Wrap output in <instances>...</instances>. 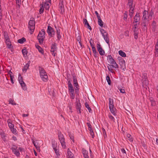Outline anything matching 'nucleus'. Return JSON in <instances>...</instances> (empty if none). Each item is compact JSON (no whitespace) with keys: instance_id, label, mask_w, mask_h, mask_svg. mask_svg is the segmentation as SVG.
Returning <instances> with one entry per match:
<instances>
[{"instance_id":"f257e3e1","label":"nucleus","mask_w":158,"mask_h":158,"mask_svg":"<svg viewBox=\"0 0 158 158\" xmlns=\"http://www.w3.org/2000/svg\"><path fill=\"white\" fill-rule=\"evenodd\" d=\"M153 13L152 11L148 12L144 10L143 13V20L144 21H148L152 19L153 17Z\"/></svg>"},{"instance_id":"f03ea898","label":"nucleus","mask_w":158,"mask_h":158,"mask_svg":"<svg viewBox=\"0 0 158 158\" xmlns=\"http://www.w3.org/2000/svg\"><path fill=\"white\" fill-rule=\"evenodd\" d=\"M39 70L40 77L42 80L44 81H47L48 79V76L45 70L40 67H39Z\"/></svg>"},{"instance_id":"7ed1b4c3","label":"nucleus","mask_w":158,"mask_h":158,"mask_svg":"<svg viewBox=\"0 0 158 158\" xmlns=\"http://www.w3.org/2000/svg\"><path fill=\"white\" fill-rule=\"evenodd\" d=\"M45 32L44 29H42L39 33L37 38L40 44L43 43L45 38Z\"/></svg>"},{"instance_id":"20e7f679","label":"nucleus","mask_w":158,"mask_h":158,"mask_svg":"<svg viewBox=\"0 0 158 158\" xmlns=\"http://www.w3.org/2000/svg\"><path fill=\"white\" fill-rule=\"evenodd\" d=\"M28 28H29L31 34H32L35 29V22L33 19H31L28 23Z\"/></svg>"},{"instance_id":"39448f33","label":"nucleus","mask_w":158,"mask_h":158,"mask_svg":"<svg viewBox=\"0 0 158 158\" xmlns=\"http://www.w3.org/2000/svg\"><path fill=\"white\" fill-rule=\"evenodd\" d=\"M58 138L63 148H66V145L64 142V139L62 134L60 132L58 133Z\"/></svg>"},{"instance_id":"423d86ee","label":"nucleus","mask_w":158,"mask_h":158,"mask_svg":"<svg viewBox=\"0 0 158 158\" xmlns=\"http://www.w3.org/2000/svg\"><path fill=\"white\" fill-rule=\"evenodd\" d=\"M107 60L108 63L112 64L111 65L113 67L118 68V65L112 58L111 55H109L107 57Z\"/></svg>"},{"instance_id":"0eeeda50","label":"nucleus","mask_w":158,"mask_h":158,"mask_svg":"<svg viewBox=\"0 0 158 158\" xmlns=\"http://www.w3.org/2000/svg\"><path fill=\"white\" fill-rule=\"evenodd\" d=\"M100 32L106 43L109 44V38L108 36L107 33L103 29H101Z\"/></svg>"},{"instance_id":"6e6552de","label":"nucleus","mask_w":158,"mask_h":158,"mask_svg":"<svg viewBox=\"0 0 158 158\" xmlns=\"http://www.w3.org/2000/svg\"><path fill=\"white\" fill-rule=\"evenodd\" d=\"M51 0H46L45 1L43 2L42 6L47 10H48L50 7Z\"/></svg>"},{"instance_id":"1a4fd4ad","label":"nucleus","mask_w":158,"mask_h":158,"mask_svg":"<svg viewBox=\"0 0 158 158\" xmlns=\"http://www.w3.org/2000/svg\"><path fill=\"white\" fill-rule=\"evenodd\" d=\"M48 34L51 37H52L55 35V31L54 29L50 26H48L47 31Z\"/></svg>"},{"instance_id":"9d476101","label":"nucleus","mask_w":158,"mask_h":158,"mask_svg":"<svg viewBox=\"0 0 158 158\" xmlns=\"http://www.w3.org/2000/svg\"><path fill=\"white\" fill-rule=\"evenodd\" d=\"M11 149L12 150L13 152L17 156H19L20 155V153L19 151L18 147L15 145H13L11 147Z\"/></svg>"},{"instance_id":"9b49d317","label":"nucleus","mask_w":158,"mask_h":158,"mask_svg":"<svg viewBox=\"0 0 158 158\" xmlns=\"http://www.w3.org/2000/svg\"><path fill=\"white\" fill-rule=\"evenodd\" d=\"M142 78V81L143 84L144 85H147L148 84V81L147 80V74L146 73H143Z\"/></svg>"},{"instance_id":"f8f14e48","label":"nucleus","mask_w":158,"mask_h":158,"mask_svg":"<svg viewBox=\"0 0 158 158\" xmlns=\"http://www.w3.org/2000/svg\"><path fill=\"white\" fill-rule=\"evenodd\" d=\"M6 43L7 45V47L12 51L13 49V46L11 43L10 39H9L6 40Z\"/></svg>"},{"instance_id":"ddd939ff","label":"nucleus","mask_w":158,"mask_h":158,"mask_svg":"<svg viewBox=\"0 0 158 158\" xmlns=\"http://www.w3.org/2000/svg\"><path fill=\"white\" fill-rule=\"evenodd\" d=\"M134 21L135 23H139L140 20V15L139 13H137L135 15L134 18Z\"/></svg>"},{"instance_id":"4468645a","label":"nucleus","mask_w":158,"mask_h":158,"mask_svg":"<svg viewBox=\"0 0 158 158\" xmlns=\"http://www.w3.org/2000/svg\"><path fill=\"white\" fill-rule=\"evenodd\" d=\"M68 89L69 92H74L73 87L72 86V84L70 81L68 82Z\"/></svg>"},{"instance_id":"2eb2a0df","label":"nucleus","mask_w":158,"mask_h":158,"mask_svg":"<svg viewBox=\"0 0 158 158\" xmlns=\"http://www.w3.org/2000/svg\"><path fill=\"white\" fill-rule=\"evenodd\" d=\"M109 107L111 108L114 106V101L111 98H109Z\"/></svg>"},{"instance_id":"dca6fc26","label":"nucleus","mask_w":158,"mask_h":158,"mask_svg":"<svg viewBox=\"0 0 158 158\" xmlns=\"http://www.w3.org/2000/svg\"><path fill=\"white\" fill-rule=\"evenodd\" d=\"M73 82L74 85L75 87H76V89H78V84L77 80V78L76 77L74 76L73 77Z\"/></svg>"},{"instance_id":"f3484780","label":"nucleus","mask_w":158,"mask_h":158,"mask_svg":"<svg viewBox=\"0 0 158 158\" xmlns=\"http://www.w3.org/2000/svg\"><path fill=\"white\" fill-rule=\"evenodd\" d=\"M67 156L69 158H73V155L69 148H68L67 150Z\"/></svg>"},{"instance_id":"a211bd4d","label":"nucleus","mask_w":158,"mask_h":158,"mask_svg":"<svg viewBox=\"0 0 158 158\" xmlns=\"http://www.w3.org/2000/svg\"><path fill=\"white\" fill-rule=\"evenodd\" d=\"M35 47L38 50L39 52L41 53L42 54H43L44 53V51L42 48L38 45L37 44H36L35 45Z\"/></svg>"},{"instance_id":"6ab92c4d","label":"nucleus","mask_w":158,"mask_h":158,"mask_svg":"<svg viewBox=\"0 0 158 158\" xmlns=\"http://www.w3.org/2000/svg\"><path fill=\"white\" fill-rule=\"evenodd\" d=\"M110 111L112 113V114L114 116L116 115V109L114 108V107H112L111 108H109Z\"/></svg>"},{"instance_id":"aec40b11","label":"nucleus","mask_w":158,"mask_h":158,"mask_svg":"<svg viewBox=\"0 0 158 158\" xmlns=\"http://www.w3.org/2000/svg\"><path fill=\"white\" fill-rule=\"evenodd\" d=\"M127 1L128 4L130 7H134L135 5L133 3V0H127Z\"/></svg>"},{"instance_id":"412c9836","label":"nucleus","mask_w":158,"mask_h":158,"mask_svg":"<svg viewBox=\"0 0 158 158\" xmlns=\"http://www.w3.org/2000/svg\"><path fill=\"white\" fill-rule=\"evenodd\" d=\"M32 143L34 146L35 148L38 149L39 148V145L38 142L37 141H34L33 140H32Z\"/></svg>"},{"instance_id":"4be33fe9","label":"nucleus","mask_w":158,"mask_h":158,"mask_svg":"<svg viewBox=\"0 0 158 158\" xmlns=\"http://www.w3.org/2000/svg\"><path fill=\"white\" fill-rule=\"evenodd\" d=\"M152 30L155 31L156 27V23L154 21H153L152 24Z\"/></svg>"},{"instance_id":"5701e85b","label":"nucleus","mask_w":158,"mask_h":158,"mask_svg":"<svg viewBox=\"0 0 158 158\" xmlns=\"http://www.w3.org/2000/svg\"><path fill=\"white\" fill-rule=\"evenodd\" d=\"M134 8V7H130V10H129V15L131 18H132L133 16Z\"/></svg>"},{"instance_id":"b1692460","label":"nucleus","mask_w":158,"mask_h":158,"mask_svg":"<svg viewBox=\"0 0 158 158\" xmlns=\"http://www.w3.org/2000/svg\"><path fill=\"white\" fill-rule=\"evenodd\" d=\"M78 42L77 43V47L79 49H81L82 48V44L79 40H78Z\"/></svg>"},{"instance_id":"393cba45","label":"nucleus","mask_w":158,"mask_h":158,"mask_svg":"<svg viewBox=\"0 0 158 158\" xmlns=\"http://www.w3.org/2000/svg\"><path fill=\"white\" fill-rule=\"evenodd\" d=\"M81 104L79 102H77L76 104V108L77 110H78L79 113H80V109H81Z\"/></svg>"},{"instance_id":"a878e982","label":"nucleus","mask_w":158,"mask_h":158,"mask_svg":"<svg viewBox=\"0 0 158 158\" xmlns=\"http://www.w3.org/2000/svg\"><path fill=\"white\" fill-rule=\"evenodd\" d=\"M29 66V65L27 64L25 65L24 66L23 69V72L25 73L26 72L27 70L28 69Z\"/></svg>"},{"instance_id":"bb28decb","label":"nucleus","mask_w":158,"mask_h":158,"mask_svg":"<svg viewBox=\"0 0 158 158\" xmlns=\"http://www.w3.org/2000/svg\"><path fill=\"white\" fill-rule=\"evenodd\" d=\"M56 47L55 44H52L51 46V52H55L56 50Z\"/></svg>"},{"instance_id":"cd10ccee","label":"nucleus","mask_w":158,"mask_h":158,"mask_svg":"<svg viewBox=\"0 0 158 158\" xmlns=\"http://www.w3.org/2000/svg\"><path fill=\"white\" fill-rule=\"evenodd\" d=\"M57 143L56 141H54L52 142V146L53 149H56L57 147Z\"/></svg>"},{"instance_id":"c85d7f7f","label":"nucleus","mask_w":158,"mask_h":158,"mask_svg":"<svg viewBox=\"0 0 158 158\" xmlns=\"http://www.w3.org/2000/svg\"><path fill=\"white\" fill-rule=\"evenodd\" d=\"M100 54L102 56L104 55L105 54V52L104 50L102 48L98 50Z\"/></svg>"},{"instance_id":"c756f323","label":"nucleus","mask_w":158,"mask_h":158,"mask_svg":"<svg viewBox=\"0 0 158 158\" xmlns=\"http://www.w3.org/2000/svg\"><path fill=\"white\" fill-rule=\"evenodd\" d=\"M118 53L120 56L123 57H125L126 56V54L122 50L119 51H118Z\"/></svg>"},{"instance_id":"7c9ffc66","label":"nucleus","mask_w":158,"mask_h":158,"mask_svg":"<svg viewBox=\"0 0 158 158\" xmlns=\"http://www.w3.org/2000/svg\"><path fill=\"white\" fill-rule=\"evenodd\" d=\"M127 139L130 142L133 141V139L132 136L129 134H127Z\"/></svg>"},{"instance_id":"2f4dec72","label":"nucleus","mask_w":158,"mask_h":158,"mask_svg":"<svg viewBox=\"0 0 158 158\" xmlns=\"http://www.w3.org/2000/svg\"><path fill=\"white\" fill-rule=\"evenodd\" d=\"M69 95L70 96V98L73 99L75 98V94L74 92H69Z\"/></svg>"},{"instance_id":"473e14b6","label":"nucleus","mask_w":158,"mask_h":158,"mask_svg":"<svg viewBox=\"0 0 158 158\" xmlns=\"http://www.w3.org/2000/svg\"><path fill=\"white\" fill-rule=\"evenodd\" d=\"M20 84L22 86V89L23 90H26L27 88L26 87V85L24 82H23V83L22 82L21 83H20Z\"/></svg>"},{"instance_id":"72a5a7b5","label":"nucleus","mask_w":158,"mask_h":158,"mask_svg":"<svg viewBox=\"0 0 158 158\" xmlns=\"http://www.w3.org/2000/svg\"><path fill=\"white\" fill-rule=\"evenodd\" d=\"M26 41V39L24 38H23L21 39H19L18 40V42L20 44H23Z\"/></svg>"},{"instance_id":"f704fd0d","label":"nucleus","mask_w":158,"mask_h":158,"mask_svg":"<svg viewBox=\"0 0 158 158\" xmlns=\"http://www.w3.org/2000/svg\"><path fill=\"white\" fill-rule=\"evenodd\" d=\"M98 24L101 27H102L103 25V22L100 18L98 19Z\"/></svg>"},{"instance_id":"c9c22d12","label":"nucleus","mask_w":158,"mask_h":158,"mask_svg":"<svg viewBox=\"0 0 158 158\" xmlns=\"http://www.w3.org/2000/svg\"><path fill=\"white\" fill-rule=\"evenodd\" d=\"M57 38L58 40H60L61 37V35L60 31L58 29L56 30Z\"/></svg>"},{"instance_id":"e433bc0d","label":"nucleus","mask_w":158,"mask_h":158,"mask_svg":"<svg viewBox=\"0 0 158 158\" xmlns=\"http://www.w3.org/2000/svg\"><path fill=\"white\" fill-rule=\"evenodd\" d=\"M22 52L24 56H27V52L26 49H23L22 50Z\"/></svg>"},{"instance_id":"4c0bfd02","label":"nucleus","mask_w":158,"mask_h":158,"mask_svg":"<svg viewBox=\"0 0 158 158\" xmlns=\"http://www.w3.org/2000/svg\"><path fill=\"white\" fill-rule=\"evenodd\" d=\"M18 78V80L20 84L21 83H22V82L23 83V78L22 76H21V75H20V74L19 75Z\"/></svg>"},{"instance_id":"58836bf2","label":"nucleus","mask_w":158,"mask_h":158,"mask_svg":"<svg viewBox=\"0 0 158 158\" xmlns=\"http://www.w3.org/2000/svg\"><path fill=\"white\" fill-rule=\"evenodd\" d=\"M1 137L2 138L3 140L4 141H5L6 139V135L5 133H2L1 134Z\"/></svg>"},{"instance_id":"ea45409f","label":"nucleus","mask_w":158,"mask_h":158,"mask_svg":"<svg viewBox=\"0 0 158 158\" xmlns=\"http://www.w3.org/2000/svg\"><path fill=\"white\" fill-rule=\"evenodd\" d=\"M9 104H11L12 105H16V103L11 98H10L9 99Z\"/></svg>"},{"instance_id":"a19ab883","label":"nucleus","mask_w":158,"mask_h":158,"mask_svg":"<svg viewBox=\"0 0 158 158\" xmlns=\"http://www.w3.org/2000/svg\"><path fill=\"white\" fill-rule=\"evenodd\" d=\"M12 133L15 134H16L17 133V130L14 127L10 129Z\"/></svg>"},{"instance_id":"79ce46f5","label":"nucleus","mask_w":158,"mask_h":158,"mask_svg":"<svg viewBox=\"0 0 158 158\" xmlns=\"http://www.w3.org/2000/svg\"><path fill=\"white\" fill-rule=\"evenodd\" d=\"M4 38L5 40H8L9 39V37L7 35V34L6 32H4Z\"/></svg>"},{"instance_id":"37998d69","label":"nucleus","mask_w":158,"mask_h":158,"mask_svg":"<svg viewBox=\"0 0 158 158\" xmlns=\"http://www.w3.org/2000/svg\"><path fill=\"white\" fill-rule=\"evenodd\" d=\"M108 116H109V118L111 120H112L113 122H114L115 119L114 118V117L112 115H111V114H109Z\"/></svg>"},{"instance_id":"c03bdc74","label":"nucleus","mask_w":158,"mask_h":158,"mask_svg":"<svg viewBox=\"0 0 158 158\" xmlns=\"http://www.w3.org/2000/svg\"><path fill=\"white\" fill-rule=\"evenodd\" d=\"M106 80L109 85H110L111 82L110 79V77L109 76H107L106 77Z\"/></svg>"},{"instance_id":"a18cd8bd","label":"nucleus","mask_w":158,"mask_h":158,"mask_svg":"<svg viewBox=\"0 0 158 158\" xmlns=\"http://www.w3.org/2000/svg\"><path fill=\"white\" fill-rule=\"evenodd\" d=\"M111 66H112L111 65H109V66H108V68L109 71H110L111 73H113L114 72V71L113 69L111 68Z\"/></svg>"},{"instance_id":"49530a36","label":"nucleus","mask_w":158,"mask_h":158,"mask_svg":"<svg viewBox=\"0 0 158 158\" xmlns=\"http://www.w3.org/2000/svg\"><path fill=\"white\" fill-rule=\"evenodd\" d=\"M133 24L134 27H138V25H139V23H135V22H133Z\"/></svg>"},{"instance_id":"de8ad7c7","label":"nucleus","mask_w":158,"mask_h":158,"mask_svg":"<svg viewBox=\"0 0 158 158\" xmlns=\"http://www.w3.org/2000/svg\"><path fill=\"white\" fill-rule=\"evenodd\" d=\"M85 105L87 109L89 112H90V111L91 110V109L89 107V105L86 103H85Z\"/></svg>"},{"instance_id":"09e8293b","label":"nucleus","mask_w":158,"mask_h":158,"mask_svg":"<svg viewBox=\"0 0 158 158\" xmlns=\"http://www.w3.org/2000/svg\"><path fill=\"white\" fill-rule=\"evenodd\" d=\"M97 48L98 50L102 48L100 43L99 42H98L97 45Z\"/></svg>"},{"instance_id":"8fccbe9b","label":"nucleus","mask_w":158,"mask_h":158,"mask_svg":"<svg viewBox=\"0 0 158 158\" xmlns=\"http://www.w3.org/2000/svg\"><path fill=\"white\" fill-rule=\"evenodd\" d=\"M118 89L120 91V92L122 94H125V91L124 89H122L120 88H118Z\"/></svg>"},{"instance_id":"3c124183","label":"nucleus","mask_w":158,"mask_h":158,"mask_svg":"<svg viewBox=\"0 0 158 158\" xmlns=\"http://www.w3.org/2000/svg\"><path fill=\"white\" fill-rule=\"evenodd\" d=\"M16 1L17 5L19 7L21 4V0H16Z\"/></svg>"},{"instance_id":"603ef678","label":"nucleus","mask_w":158,"mask_h":158,"mask_svg":"<svg viewBox=\"0 0 158 158\" xmlns=\"http://www.w3.org/2000/svg\"><path fill=\"white\" fill-rule=\"evenodd\" d=\"M8 125L10 129L12 128L13 127H14L15 126L14 125L12 124L11 123L8 124Z\"/></svg>"},{"instance_id":"864d4df0","label":"nucleus","mask_w":158,"mask_h":158,"mask_svg":"<svg viewBox=\"0 0 158 158\" xmlns=\"http://www.w3.org/2000/svg\"><path fill=\"white\" fill-rule=\"evenodd\" d=\"M127 12H125L124 14V16H123V19L124 20H126L127 19Z\"/></svg>"},{"instance_id":"5fc2aeb1","label":"nucleus","mask_w":158,"mask_h":158,"mask_svg":"<svg viewBox=\"0 0 158 158\" xmlns=\"http://www.w3.org/2000/svg\"><path fill=\"white\" fill-rule=\"evenodd\" d=\"M138 34V32H134V37L135 39H137V38Z\"/></svg>"},{"instance_id":"6e6d98bb","label":"nucleus","mask_w":158,"mask_h":158,"mask_svg":"<svg viewBox=\"0 0 158 158\" xmlns=\"http://www.w3.org/2000/svg\"><path fill=\"white\" fill-rule=\"evenodd\" d=\"M82 153L84 156L85 155L88 154V152L85 150H83L82 151Z\"/></svg>"},{"instance_id":"4d7b16f0","label":"nucleus","mask_w":158,"mask_h":158,"mask_svg":"<svg viewBox=\"0 0 158 158\" xmlns=\"http://www.w3.org/2000/svg\"><path fill=\"white\" fill-rule=\"evenodd\" d=\"M44 8H43V7H42H42H41L40 8L39 10V13L40 14L42 13L43 12Z\"/></svg>"},{"instance_id":"13d9d810","label":"nucleus","mask_w":158,"mask_h":158,"mask_svg":"<svg viewBox=\"0 0 158 158\" xmlns=\"http://www.w3.org/2000/svg\"><path fill=\"white\" fill-rule=\"evenodd\" d=\"M93 53L94 54V56L95 57H98V52L97 51H96L95 52H94Z\"/></svg>"},{"instance_id":"bf43d9fd","label":"nucleus","mask_w":158,"mask_h":158,"mask_svg":"<svg viewBox=\"0 0 158 158\" xmlns=\"http://www.w3.org/2000/svg\"><path fill=\"white\" fill-rule=\"evenodd\" d=\"M133 30L134 32H137L138 27H133Z\"/></svg>"},{"instance_id":"052dcab7","label":"nucleus","mask_w":158,"mask_h":158,"mask_svg":"<svg viewBox=\"0 0 158 158\" xmlns=\"http://www.w3.org/2000/svg\"><path fill=\"white\" fill-rule=\"evenodd\" d=\"M92 48L93 53L94 52H95L96 51L95 48L94 47V46H92Z\"/></svg>"},{"instance_id":"680f3d73","label":"nucleus","mask_w":158,"mask_h":158,"mask_svg":"<svg viewBox=\"0 0 158 158\" xmlns=\"http://www.w3.org/2000/svg\"><path fill=\"white\" fill-rule=\"evenodd\" d=\"M121 63H122V66L123 67L124 65H125V61L124 60H122L121 61Z\"/></svg>"},{"instance_id":"e2e57ef3","label":"nucleus","mask_w":158,"mask_h":158,"mask_svg":"<svg viewBox=\"0 0 158 158\" xmlns=\"http://www.w3.org/2000/svg\"><path fill=\"white\" fill-rule=\"evenodd\" d=\"M18 148V150L21 152H22L24 150V149L21 147Z\"/></svg>"},{"instance_id":"0e129e2a","label":"nucleus","mask_w":158,"mask_h":158,"mask_svg":"<svg viewBox=\"0 0 158 158\" xmlns=\"http://www.w3.org/2000/svg\"><path fill=\"white\" fill-rule=\"evenodd\" d=\"M54 151H55V153H56V155H57V156H58V155H59V152L57 150V149H54Z\"/></svg>"},{"instance_id":"69168bd1","label":"nucleus","mask_w":158,"mask_h":158,"mask_svg":"<svg viewBox=\"0 0 158 158\" xmlns=\"http://www.w3.org/2000/svg\"><path fill=\"white\" fill-rule=\"evenodd\" d=\"M90 132V134L92 136V138H94V133L93 132V131Z\"/></svg>"},{"instance_id":"338daca9","label":"nucleus","mask_w":158,"mask_h":158,"mask_svg":"<svg viewBox=\"0 0 158 158\" xmlns=\"http://www.w3.org/2000/svg\"><path fill=\"white\" fill-rule=\"evenodd\" d=\"M95 13L97 15V17L98 19L100 18V16L99 15V14L97 11H95Z\"/></svg>"},{"instance_id":"774afa93","label":"nucleus","mask_w":158,"mask_h":158,"mask_svg":"<svg viewBox=\"0 0 158 158\" xmlns=\"http://www.w3.org/2000/svg\"><path fill=\"white\" fill-rule=\"evenodd\" d=\"M121 152L123 153H125V154H126V151L125 150V149L123 148H122L121 150Z\"/></svg>"}]
</instances>
